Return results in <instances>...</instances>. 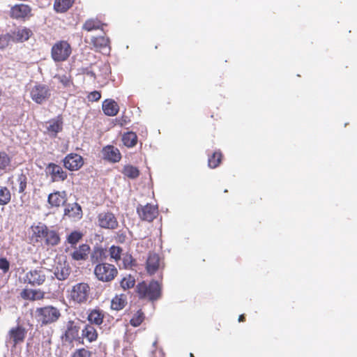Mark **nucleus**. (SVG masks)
<instances>
[{"label":"nucleus","mask_w":357,"mask_h":357,"mask_svg":"<svg viewBox=\"0 0 357 357\" xmlns=\"http://www.w3.org/2000/svg\"><path fill=\"white\" fill-rule=\"evenodd\" d=\"M123 265L125 268H132L135 265V259L130 254L123 255Z\"/></svg>","instance_id":"a19ab883"},{"label":"nucleus","mask_w":357,"mask_h":357,"mask_svg":"<svg viewBox=\"0 0 357 357\" xmlns=\"http://www.w3.org/2000/svg\"><path fill=\"white\" fill-rule=\"evenodd\" d=\"M12 190H15V188L13 186H12Z\"/></svg>","instance_id":"bf43d9fd"},{"label":"nucleus","mask_w":357,"mask_h":357,"mask_svg":"<svg viewBox=\"0 0 357 357\" xmlns=\"http://www.w3.org/2000/svg\"><path fill=\"white\" fill-rule=\"evenodd\" d=\"M75 0H55L54 8L58 13L67 11L74 3Z\"/></svg>","instance_id":"c756f323"},{"label":"nucleus","mask_w":357,"mask_h":357,"mask_svg":"<svg viewBox=\"0 0 357 357\" xmlns=\"http://www.w3.org/2000/svg\"><path fill=\"white\" fill-rule=\"evenodd\" d=\"M11 166V158L5 151H0V172H6Z\"/></svg>","instance_id":"2f4dec72"},{"label":"nucleus","mask_w":357,"mask_h":357,"mask_svg":"<svg viewBox=\"0 0 357 357\" xmlns=\"http://www.w3.org/2000/svg\"><path fill=\"white\" fill-rule=\"evenodd\" d=\"M30 96L33 101L37 104H42L50 98L51 91L46 84H36L31 89Z\"/></svg>","instance_id":"423d86ee"},{"label":"nucleus","mask_w":357,"mask_h":357,"mask_svg":"<svg viewBox=\"0 0 357 357\" xmlns=\"http://www.w3.org/2000/svg\"><path fill=\"white\" fill-rule=\"evenodd\" d=\"M73 357H91V352L85 349L77 350Z\"/></svg>","instance_id":"de8ad7c7"},{"label":"nucleus","mask_w":357,"mask_h":357,"mask_svg":"<svg viewBox=\"0 0 357 357\" xmlns=\"http://www.w3.org/2000/svg\"><path fill=\"white\" fill-rule=\"evenodd\" d=\"M47 202L51 207L59 208L64 206L67 202L66 191H54L48 195Z\"/></svg>","instance_id":"dca6fc26"},{"label":"nucleus","mask_w":357,"mask_h":357,"mask_svg":"<svg viewBox=\"0 0 357 357\" xmlns=\"http://www.w3.org/2000/svg\"><path fill=\"white\" fill-rule=\"evenodd\" d=\"M162 267L163 264L159 255L154 252H150L146 262L147 273L153 275Z\"/></svg>","instance_id":"4468645a"},{"label":"nucleus","mask_w":357,"mask_h":357,"mask_svg":"<svg viewBox=\"0 0 357 357\" xmlns=\"http://www.w3.org/2000/svg\"><path fill=\"white\" fill-rule=\"evenodd\" d=\"M46 172L50 176L52 182L64 181L68 174L63 168L54 162H50L46 167Z\"/></svg>","instance_id":"1a4fd4ad"},{"label":"nucleus","mask_w":357,"mask_h":357,"mask_svg":"<svg viewBox=\"0 0 357 357\" xmlns=\"http://www.w3.org/2000/svg\"><path fill=\"white\" fill-rule=\"evenodd\" d=\"M91 312H95V313H97V312H100L99 310H93Z\"/></svg>","instance_id":"5fc2aeb1"},{"label":"nucleus","mask_w":357,"mask_h":357,"mask_svg":"<svg viewBox=\"0 0 357 357\" xmlns=\"http://www.w3.org/2000/svg\"><path fill=\"white\" fill-rule=\"evenodd\" d=\"M79 321L75 322L73 321H69L67 325V330L65 333V338L66 341L72 342L79 337V331L80 329Z\"/></svg>","instance_id":"6ab92c4d"},{"label":"nucleus","mask_w":357,"mask_h":357,"mask_svg":"<svg viewBox=\"0 0 357 357\" xmlns=\"http://www.w3.org/2000/svg\"><path fill=\"white\" fill-rule=\"evenodd\" d=\"M130 122V119L128 116H121V118L119 119V125L121 126H126L127 125L128 123Z\"/></svg>","instance_id":"8fccbe9b"},{"label":"nucleus","mask_w":357,"mask_h":357,"mask_svg":"<svg viewBox=\"0 0 357 357\" xmlns=\"http://www.w3.org/2000/svg\"><path fill=\"white\" fill-rule=\"evenodd\" d=\"M103 159L109 162L115 163L119 162L121 159V153L118 148L107 145L102 150Z\"/></svg>","instance_id":"2eb2a0df"},{"label":"nucleus","mask_w":357,"mask_h":357,"mask_svg":"<svg viewBox=\"0 0 357 357\" xmlns=\"http://www.w3.org/2000/svg\"><path fill=\"white\" fill-rule=\"evenodd\" d=\"M157 344V341H155L153 343V345L155 347Z\"/></svg>","instance_id":"4d7b16f0"},{"label":"nucleus","mask_w":357,"mask_h":357,"mask_svg":"<svg viewBox=\"0 0 357 357\" xmlns=\"http://www.w3.org/2000/svg\"><path fill=\"white\" fill-rule=\"evenodd\" d=\"M61 314H35V319L40 326L47 325L56 321Z\"/></svg>","instance_id":"393cba45"},{"label":"nucleus","mask_w":357,"mask_h":357,"mask_svg":"<svg viewBox=\"0 0 357 357\" xmlns=\"http://www.w3.org/2000/svg\"><path fill=\"white\" fill-rule=\"evenodd\" d=\"M59 81L63 84V86H67L70 84V79L66 76H59Z\"/></svg>","instance_id":"09e8293b"},{"label":"nucleus","mask_w":357,"mask_h":357,"mask_svg":"<svg viewBox=\"0 0 357 357\" xmlns=\"http://www.w3.org/2000/svg\"><path fill=\"white\" fill-rule=\"evenodd\" d=\"M105 26H106V24L103 23L98 18H90L85 21L82 26V29L90 32L99 29L103 30Z\"/></svg>","instance_id":"4be33fe9"},{"label":"nucleus","mask_w":357,"mask_h":357,"mask_svg":"<svg viewBox=\"0 0 357 357\" xmlns=\"http://www.w3.org/2000/svg\"><path fill=\"white\" fill-rule=\"evenodd\" d=\"M72 49L66 40L56 42L52 47L51 56L56 62L66 61L71 54Z\"/></svg>","instance_id":"20e7f679"},{"label":"nucleus","mask_w":357,"mask_h":357,"mask_svg":"<svg viewBox=\"0 0 357 357\" xmlns=\"http://www.w3.org/2000/svg\"><path fill=\"white\" fill-rule=\"evenodd\" d=\"M31 31L26 27L22 29H17L13 32V41L15 42H23L29 40L31 36Z\"/></svg>","instance_id":"5701e85b"},{"label":"nucleus","mask_w":357,"mask_h":357,"mask_svg":"<svg viewBox=\"0 0 357 357\" xmlns=\"http://www.w3.org/2000/svg\"><path fill=\"white\" fill-rule=\"evenodd\" d=\"M91 44L97 51H101L102 49L108 47L109 39L105 36H97L91 38Z\"/></svg>","instance_id":"a878e982"},{"label":"nucleus","mask_w":357,"mask_h":357,"mask_svg":"<svg viewBox=\"0 0 357 357\" xmlns=\"http://www.w3.org/2000/svg\"><path fill=\"white\" fill-rule=\"evenodd\" d=\"M137 135L132 131L125 132L122 136L123 144L128 148L134 147L137 144Z\"/></svg>","instance_id":"cd10ccee"},{"label":"nucleus","mask_w":357,"mask_h":357,"mask_svg":"<svg viewBox=\"0 0 357 357\" xmlns=\"http://www.w3.org/2000/svg\"><path fill=\"white\" fill-rule=\"evenodd\" d=\"M121 287L124 289H130L132 288L135 284V278L131 276L130 275L124 277L120 282Z\"/></svg>","instance_id":"e433bc0d"},{"label":"nucleus","mask_w":357,"mask_h":357,"mask_svg":"<svg viewBox=\"0 0 357 357\" xmlns=\"http://www.w3.org/2000/svg\"><path fill=\"white\" fill-rule=\"evenodd\" d=\"M10 264L9 261L6 258L0 259V269L3 271V273H7L9 271Z\"/></svg>","instance_id":"49530a36"},{"label":"nucleus","mask_w":357,"mask_h":357,"mask_svg":"<svg viewBox=\"0 0 357 357\" xmlns=\"http://www.w3.org/2000/svg\"><path fill=\"white\" fill-rule=\"evenodd\" d=\"M10 191L5 186L0 187V205H6L10 202Z\"/></svg>","instance_id":"c9c22d12"},{"label":"nucleus","mask_w":357,"mask_h":357,"mask_svg":"<svg viewBox=\"0 0 357 357\" xmlns=\"http://www.w3.org/2000/svg\"><path fill=\"white\" fill-rule=\"evenodd\" d=\"M244 319H245V318H244V316H243V314H241V315L239 316V317H238V321H240V322H241V321H244Z\"/></svg>","instance_id":"603ef678"},{"label":"nucleus","mask_w":357,"mask_h":357,"mask_svg":"<svg viewBox=\"0 0 357 357\" xmlns=\"http://www.w3.org/2000/svg\"><path fill=\"white\" fill-rule=\"evenodd\" d=\"M222 154L220 151H216L208 156V165L211 169L218 167L222 162Z\"/></svg>","instance_id":"7c9ffc66"},{"label":"nucleus","mask_w":357,"mask_h":357,"mask_svg":"<svg viewBox=\"0 0 357 357\" xmlns=\"http://www.w3.org/2000/svg\"><path fill=\"white\" fill-rule=\"evenodd\" d=\"M31 239L36 243L46 246H56L60 243L61 238L57 231L50 229L46 225L39 222L31 227Z\"/></svg>","instance_id":"f257e3e1"},{"label":"nucleus","mask_w":357,"mask_h":357,"mask_svg":"<svg viewBox=\"0 0 357 357\" xmlns=\"http://www.w3.org/2000/svg\"><path fill=\"white\" fill-rule=\"evenodd\" d=\"M109 255L111 259H114L115 262L121 260L123 254V249L120 246L112 245L109 248Z\"/></svg>","instance_id":"72a5a7b5"},{"label":"nucleus","mask_w":357,"mask_h":357,"mask_svg":"<svg viewBox=\"0 0 357 357\" xmlns=\"http://www.w3.org/2000/svg\"><path fill=\"white\" fill-rule=\"evenodd\" d=\"M104 314H88V319L91 323L100 325L102 322Z\"/></svg>","instance_id":"79ce46f5"},{"label":"nucleus","mask_w":357,"mask_h":357,"mask_svg":"<svg viewBox=\"0 0 357 357\" xmlns=\"http://www.w3.org/2000/svg\"><path fill=\"white\" fill-rule=\"evenodd\" d=\"M82 336L86 338L89 342H92L97 338V333L95 328L90 325H87L82 329Z\"/></svg>","instance_id":"f704fd0d"},{"label":"nucleus","mask_w":357,"mask_h":357,"mask_svg":"<svg viewBox=\"0 0 357 357\" xmlns=\"http://www.w3.org/2000/svg\"><path fill=\"white\" fill-rule=\"evenodd\" d=\"M10 41H13V36L11 34H1L0 36V49H5L6 47L8 46Z\"/></svg>","instance_id":"ea45409f"},{"label":"nucleus","mask_w":357,"mask_h":357,"mask_svg":"<svg viewBox=\"0 0 357 357\" xmlns=\"http://www.w3.org/2000/svg\"><path fill=\"white\" fill-rule=\"evenodd\" d=\"M83 234L78 231H72L67 237V241L71 245H76L82 238Z\"/></svg>","instance_id":"58836bf2"},{"label":"nucleus","mask_w":357,"mask_h":357,"mask_svg":"<svg viewBox=\"0 0 357 357\" xmlns=\"http://www.w3.org/2000/svg\"><path fill=\"white\" fill-rule=\"evenodd\" d=\"M46 124L45 133L52 137H56L58 133L63 130V119L62 115H58L56 118L49 120Z\"/></svg>","instance_id":"9b49d317"},{"label":"nucleus","mask_w":357,"mask_h":357,"mask_svg":"<svg viewBox=\"0 0 357 357\" xmlns=\"http://www.w3.org/2000/svg\"><path fill=\"white\" fill-rule=\"evenodd\" d=\"M90 290V287L87 283H77L73 287L70 297L76 303H85L89 298Z\"/></svg>","instance_id":"39448f33"},{"label":"nucleus","mask_w":357,"mask_h":357,"mask_svg":"<svg viewBox=\"0 0 357 357\" xmlns=\"http://www.w3.org/2000/svg\"><path fill=\"white\" fill-rule=\"evenodd\" d=\"M63 163L65 168L70 171H77L84 165L83 158L77 153L68 154L63 159Z\"/></svg>","instance_id":"9d476101"},{"label":"nucleus","mask_w":357,"mask_h":357,"mask_svg":"<svg viewBox=\"0 0 357 357\" xmlns=\"http://www.w3.org/2000/svg\"><path fill=\"white\" fill-rule=\"evenodd\" d=\"M127 304L126 296L123 294L116 296L111 302V308L113 310L119 311Z\"/></svg>","instance_id":"c85d7f7f"},{"label":"nucleus","mask_w":357,"mask_h":357,"mask_svg":"<svg viewBox=\"0 0 357 357\" xmlns=\"http://www.w3.org/2000/svg\"><path fill=\"white\" fill-rule=\"evenodd\" d=\"M17 181L18 183V192L23 193L27 186V177L22 173L17 176Z\"/></svg>","instance_id":"4c0bfd02"},{"label":"nucleus","mask_w":357,"mask_h":357,"mask_svg":"<svg viewBox=\"0 0 357 357\" xmlns=\"http://www.w3.org/2000/svg\"><path fill=\"white\" fill-rule=\"evenodd\" d=\"M144 314H137L134 317L130 319V324L133 326H138L144 320Z\"/></svg>","instance_id":"c03bdc74"},{"label":"nucleus","mask_w":357,"mask_h":357,"mask_svg":"<svg viewBox=\"0 0 357 357\" xmlns=\"http://www.w3.org/2000/svg\"><path fill=\"white\" fill-rule=\"evenodd\" d=\"M25 334L26 331L22 326L12 328L9 331L10 338L13 340L15 345L24 340Z\"/></svg>","instance_id":"bb28decb"},{"label":"nucleus","mask_w":357,"mask_h":357,"mask_svg":"<svg viewBox=\"0 0 357 357\" xmlns=\"http://www.w3.org/2000/svg\"><path fill=\"white\" fill-rule=\"evenodd\" d=\"M190 357H194V355L192 353H190Z\"/></svg>","instance_id":"13d9d810"},{"label":"nucleus","mask_w":357,"mask_h":357,"mask_svg":"<svg viewBox=\"0 0 357 357\" xmlns=\"http://www.w3.org/2000/svg\"><path fill=\"white\" fill-rule=\"evenodd\" d=\"M90 251V246L86 243H83L75 247L70 256L75 261H85L88 259Z\"/></svg>","instance_id":"f3484780"},{"label":"nucleus","mask_w":357,"mask_h":357,"mask_svg":"<svg viewBox=\"0 0 357 357\" xmlns=\"http://www.w3.org/2000/svg\"><path fill=\"white\" fill-rule=\"evenodd\" d=\"M64 216H68L75 220H80L82 218V209L81 206L75 202L66 205L64 208Z\"/></svg>","instance_id":"a211bd4d"},{"label":"nucleus","mask_w":357,"mask_h":357,"mask_svg":"<svg viewBox=\"0 0 357 357\" xmlns=\"http://www.w3.org/2000/svg\"><path fill=\"white\" fill-rule=\"evenodd\" d=\"M96 278L103 282L112 281L118 275V270L114 265L102 262L96 264L94 268Z\"/></svg>","instance_id":"7ed1b4c3"},{"label":"nucleus","mask_w":357,"mask_h":357,"mask_svg":"<svg viewBox=\"0 0 357 357\" xmlns=\"http://www.w3.org/2000/svg\"><path fill=\"white\" fill-rule=\"evenodd\" d=\"M137 212L142 220L147 222H152L158 213V207L150 204L139 205L137 207Z\"/></svg>","instance_id":"6e6552de"},{"label":"nucleus","mask_w":357,"mask_h":357,"mask_svg":"<svg viewBox=\"0 0 357 357\" xmlns=\"http://www.w3.org/2000/svg\"><path fill=\"white\" fill-rule=\"evenodd\" d=\"M98 225L106 229H116L119 226L117 218L112 212H102L97 216Z\"/></svg>","instance_id":"0eeeda50"},{"label":"nucleus","mask_w":357,"mask_h":357,"mask_svg":"<svg viewBox=\"0 0 357 357\" xmlns=\"http://www.w3.org/2000/svg\"><path fill=\"white\" fill-rule=\"evenodd\" d=\"M87 98L89 101H98L101 98V93L100 91H93L88 95Z\"/></svg>","instance_id":"a18cd8bd"},{"label":"nucleus","mask_w":357,"mask_h":357,"mask_svg":"<svg viewBox=\"0 0 357 357\" xmlns=\"http://www.w3.org/2000/svg\"><path fill=\"white\" fill-rule=\"evenodd\" d=\"M55 274L56 278L60 280H65L68 275V273H64L63 271H61V273L57 272Z\"/></svg>","instance_id":"3c124183"},{"label":"nucleus","mask_w":357,"mask_h":357,"mask_svg":"<svg viewBox=\"0 0 357 357\" xmlns=\"http://www.w3.org/2000/svg\"><path fill=\"white\" fill-rule=\"evenodd\" d=\"M102 109L105 115L114 116L119 113V106L114 100L107 99L102 102Z\"/></svg>","instance_id":"412c9836"},{"label":"nucleus","mask_w":357,"mask_h":357,"mask_svg":"<svg viewBox=\"0 0 357 357\" xmlns=\"http://www.w3.org/2000/svg\"><path fill=\"white\" fill-rule=\"evenodd\" d=\"M8 181H10V183L13 184V176H10L8 178Z\"/></svg>","instance_id":"864d4df0"},{"label":"nucleus","mask_w":357,"mask_h":357,"mask_svg":"<svg viewBox=\"0 0 357 357\" xmlns=\"http://www.w3.org/2000/svg\"><path fill=\"white\" fill-rule=\"evenodd\" d=\"M21 297L26 300H39L44 297V292L40 290L24 289L20 294Z\"/></svg>","instance_id":"b1692460"},{"label":"nucleus","mask_w":357,"mask_h":357,"mask_svg":"<svg viewBox=\"0 0 357 357\" xmlns=\"http://www.w3.org/2000/svg\"><path fill=\"white\" fill-rule=\"evenodd\" d=\"M3 94V91H2V89L0 88V98L1 97Z\"/></svg>","instance_id":"6e6d98bb"},{"label":"nucleus","mask_w":357,"mask_h":357,"mask_svg":"<svg viewBox=\"0 0 357 357\" xmlns=\"http://www.w3.org/2000/svg\"><path fill=\"white\" fill-rule=\"evenodd\" d=\"M136 289L139 297L155 301L160 297L162 287L158 281L152 280L149 284L145 282L138 283Z\"/></svg>","instance_id":"f03ea898"},{"label":"nucleus","mask_w":357,"mask_h":357,"mask_svg":"<svg viewBox=\"0 0 357 357\" xmlns=\"http://www.w3.org/2000/svg\"><path fill=\"white\" fill-rule=\"evenodd\" d=\"M121 172L125 176L131 179L137 178L139 176L138 168L131 165H125Z\"/></svg>","instance_id":"473e14b6"},{"label":"nucleus","mask_w":357,"mask_h":357,"mask_svg":"<svg viewBox=\"0 0 357 357\" xmlns=\"http://www.w3.org/2000/svg\"><path fill=\"white\" fill-rule=\"evenodd\" d=\"M46 275L43 268L31 270L25 276V281L32 286H39L45 281Z\"/></svg>","instance_id":"f8f14e48"},{"label":"nucleus","mask_w":357,"mask_h":357,"mask_svg":"<svg viewBox=\"0 0 357 357\" xmlns=\"http://www.w3.org/2000/svg\"><path fill=\"white\" fill-rule=\"evenodd\" d=\"M60 309L58 308L57 306L55 305H48L44 307L38 308L37 312H58Z\"/></svg>","instance_id":"37998d69"},{"label":"nucleus","mask_w":357,"mask_h":357,"mask_svg":"<svg viewBox=\"0 0 357 357\" xmlns=\"http://www.w3.org/2000/svg\"><path fill=\"white\" fill-rule=\"evenodd\" d=\"M107 257V250L101 246H94L90 255V260L92 264L103 262Z\"/></svg>","instance_id":"aec40b11"},{"label":"nucleus","mask_w":357,"mask_h":357,"mask_svg":"<svg viewBox=\"0 0 357 357\" xmlns=\"http://www.w3.org/2000/svg\"><path fill=\"white\" fill-rule=\"evenodd\" d=\"M31 8L29 5L16 4L10 10V17L15 20H23L29 17L31 14Z\"/></svg>","instance_id":"ddd939ff"}]
</instances>
